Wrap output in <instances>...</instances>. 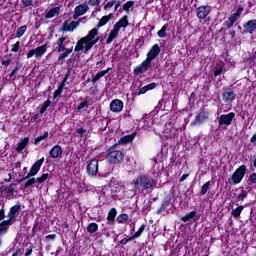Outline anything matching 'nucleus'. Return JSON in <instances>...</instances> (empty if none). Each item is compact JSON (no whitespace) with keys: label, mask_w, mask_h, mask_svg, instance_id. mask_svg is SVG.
<instances>
[{"label":"nucleus","mask_w":256,"mask_h":256,"mask_svg":"<svg viewBox=\"0 0 256 256\" xmlns=\"http://www.w3.org/2000/svg\"><path fill=\"white\" fill-rule=\"evenodd\" d=\"M97 35H99V30L97 28H93L88 32L87 36L81 38L77 42L74 51H83V49H85V53L91 51L93 46L101 41V38L97 37ZM95 37L97 38L95 39Z\"/></svg>","instance_id":"nucleus-1"},{"label":"nucleus","mask_w":256,"mask_h":256,"mask_svg":"<svg viewBox=\"0 0 256 256\" xmlns=\"http://www.w3.org/2000/svg\"><path fill=\"white\" fill-rule=\"evenodd\" d=\"M133 184L134 189L149 191V189H155L157 187V180L147 174H142L133 181Z\"/></svg>","instance_id":"nucleus-2"},{"label":"nucleus","mask_w":256,"mask_h":256,"mask_svg":"<svg viewBox=\"0 0 256 256\" xmlns=\"http://www.w3.org/2000/svg\"><path fill=\"white\" fill-rule=\"evenodd\" d=\"M125 159V154L121 150H115L111 148L106 155V160L108 163L117 165L119 163H123V160Z\"/></svg>","instance_id":"nucleus-3"},{"label":"nucleus","mask_w":256,"mask_h":256,"mask_svg":"<svg viewBox=\"0 0 256 256\" xmlns=\"http://www.w3.org/2000/svg\"><path fill=\"white\" fill-rule=\"evenodd\" d=\"M247 173V166L241 165L231 176V179L229 180L230 185H239L241 181H243V178L245 177V174Z\"/></svg>","instance_id":"nucleus-4"},{"label":"nucleus","mask_w":256,"mask_h":256,"mask_svg":"<svg viewBox=\"0 0 256 256\" xmlns=\"http://www.w3.org/2000/svg\"><path fill=\"white\" fill-rule=\"evenodd\" d=\"M44 161H45V158H41V159L37 160L32 165L30 172L25 177L20 179L18 181V183H23V181H27V179H31V177H35V175H37L39 173V171H41V166L43 165Z\"/></svg>","instance_id":"nucleus-5"},{"label":"nucleus","mask_w":256,"mask_h":256,"mask_svg":"<svg viewBox=\"0 0 256 256\" xmlns=\"http://www.w3.org/2000/svg\"><path fill=\"white\" fill-rule=\"evenodd\" d=\"M47 53V44L37 47L36 49H32L27 53V59H31V57L35 56V59H41L43 55Z\"/></svg>","instance_id":"nucleus-6"},{"label":"nucleus","mask_w":256,"mask_h":256,"mask_svg":"<svg viewBox=\"0 0 256 256\" xmlns=\"http://www.w3.org/2000/svg\"><path fill=\"white\" fill-rule=\"evenodd\" d=\"M235 119V113L230 112L228 114H222L219 117L218 126L219 127H229L233 123Z\"/></svg>","instance_id":"nucleus-7"},{"label":"nucleus","mask_w":256,"mask_h":256,"mask_svg":"<svg viewBox=\"0 0 256 256\" xmlns=\"http://www.w3.org/2000/svg\"><path fill=\"white\" fill-rule=\"evenodd\" d=\"M160 53H161V47L159 46V44H154L150 48L149 52L147 53L146 59L150 61V63H153L154 59H157Z\"/></svg>","instance_id":"nucleus-8"},{"label":"nucleus","mask_w":256,"mask_h":256,"mask_svg":"<svg viewBox=\"0 0 256 256\" xmlns=\"http://www.w3.org/2000/svg\"><path fill=\"white\" fill-rule=\"evenodd\" d=\"M152 64L151 61L148 59H145L141 64L135 67L134 73L136 75H143V73H146L147 70L151 69Z\"/></svg>","instance_id":"nucleus-9"},{"label":"nucleus","mask_w":256,"mask_h":256,"mask_svg":"<svg viewBox=\"0 0 256 256\" xmlns=\"http://www.w3.org/2000/svg\"><path fill=\"white\" fill-rule=\"evenodd\" d=\"M87 173L91 177H95L99 173V160L92 159L87 165Z\"/></svg>","instance_id":"nucleus-10"},{"label":"nucleus","mask_w":256,"mask_h":256,"mask_svg":"<svg viewBox=\"0 0 256 256\" xmlns=\"http://www.w3.org/2000/svg\"><path fill=\"white\" fill-rule=\"evenodd\" d=\"M21 211V204H16L12 206L8 212V219L15 223L19 217V212Z\"/></svg>","instance_id":"nucleus-11"},{"label":"nucleus","mask_w":256,"mask_h":256,"mask_svg":"<svg viewBox=\"0 0 256 256\" xmlns=\"http://www.w3.org/2000/svg\"><path fill=\"white\" fill-rule=\"evenodd\" d=\"M110 110L112 113H121L123 111V101L114 99L110 103Z\"/></svg>","instance_id":"nucleus-12"},{"label":"nucleus","mask_w":256,"mask_h":256,"mask_svg":"<svg viewBox=\"0 0 256 256\" xmlns=\"http://www.w3.org/2000/svg\"><path fill=\"white\" fill-rule=\"evenodd\" d=\"M210 11H211L210 6H200V7H198L197 10H196L198 19H205V17H207V15H209Z\"/></svg>","instance_id":"nucleus-13"},{"label":"nucleus","mask_w":256,"mask_h":256,"mask_svg":"<svg viewBox=\"0 0 256 256\" xmlns=\"http://www.w3.org/2000/svg\"><path fill=\"white\" fill-rule=\"evenodd\" d=\"M237 94H235V92H233V90H227L225 92H223L222 94V99L224 101V103H233L234 99H236Z\"/></svg>","instance_id":"nucleus-14"},{"label":"nucleus","mask_w":256,"mask_h":256,"mask_svg":"<svg viewBox=\"0 0 256 256\" xmlns=\"http://www.w3.org/2000/svg\"><path fill=\"white\" fill-rule=\"evenodd\" d=\"M77 27H79V21H65L62 26V31H69L70 33H72V31H75Z\"/></svg>","instance_id":"nucleus-15"},{"label":"nucleus","mask_w":256,"mask_h":256,"mask_svg":"<svg viewBox=\"0 0 256 256\" xmlns=\"http://www.w3.org/2000/svg\"><path fill=\"white\" fill-rule=\"evenodd\" d=\"M69 43H71V40L69 39V37L59 38L57 41L58 53L65 51V49H67L66 47H67V45H69Z\"/></svg>","instance_id":"nucleus-16"},{"label":"nucleus","mask_w":256,"mask_h":256,"mask_svg":"<svg viewBox=\"0 0 256 256\" xmlns=\"http://www.w3.org/2000/svg\"><path fill=\"white\" fill-rule=\"evenodd\" d=\"M49 155L51 159H58V157H61V155H63V148L59 145H55L50 149Z\"/></svg>","instance_id":"nucleus-17"},{"label":"nucleus","mask_w":256,"mask_h":256,"mask_svg":"<svg viewBox=\"0 0 256 256\" xmlns=\"http://www.w3.org/2000/svg\"><path fill=\"white\" fill-rule=\"evenodd\" d=\"M119 31H121V29L114 24L113 29L111 30L106 40L107 45H109L110 43H113L114 39H117V35H119Z\"/></svg>","instance_id":"nucleus-18"},{"label":"nucleus","mask_w":256,"mask_h":256,"mask_svg":"<svg viewBox=\"0 0 256 256\" xmlns=\"http://www.w3.org/2000/svg\"><path fill=\"white\" fill-rule=\"evenodd\" d=\"M207 119H209V112H200L195 118L194 125H201Z\"/></svg>","instance_id":"nucleus-19"},{"label":"nucleus","mask_w":256,"mask_h":256,"mask_svg":"<svg viewBox=\"0 0 256 256\" xmlns=\"http://www.w3.org/2000/svg\"><path fill=\"white\" fill-rule=\"evenodd\" d=\"M243 27H244L246 33H250V35H252L253 31H255V29H256V19L246 22L243 25Z\"/></svg>","instance_id":"nucleus-20"},{"label":"nucleus","mask_w":256,"mask_h":256,"mask_svg":"<svg viewBox=\"0 0 256 256\" xmlns=\"http://www.w3.org/2000/svg\"><path fill=\"white\" fill-rule=\"evenodd\" d=\"M200 215L197 214V212L192 211L189 214L183 216L181 218V221H183V223H187V221H191V219H193V221H197L198 219H200Z\"/></svg>","instance_id":"nucleus-21"},{"label":"nucleus","mask_w":256,"mask_h":256,"mask_svg":"<svg viewBox=\"0 0 256 256\" xmlns=\"http://www.w3.org/2000/svg\"><path fill=\"white\" fill-rule=\"evenodd\" d=\"M89 11V6L86 4H80L74 8V13H77L78 15H85Z\"/></svg>","instance_id":"nucleus-22"},{"label":"nucleus","mask_w":256,"mask_h":256,"mask_svg":"<svg viewBox=\"0 0 256 256\" xmlns=\"http://www.w3.org/2000/svg\"><path fill=\"white\" fill-rule=\"evenodd\" d=\"M155 87H157V84L155 82L150 83V84L140 88L137 95H145V93H147V91H153V89H155Z\"/></svg>","instance_id":"nucleus-23"},{"label":"nucleus","mask_w":256,"mask_h":256,"mask_svg":"<svg viewBox=\"0 0 256 256\" xmlns=\"http://www.w3.org/2000/svg\"><path fill=\"white\" fill-rule=\"evenodd\" d=\"M59 11H61L60 7L51 8L45 15L46 19H53V17H57L59 15Z\"/></svg>","instance_id":"nucleus-24"},{"label":"nucleus","mask_w":256,"mask_h":256,"mask_svg":"<svg viewBox=\"0 0 256 256\" xmlns=\"http://www.w3.org/2000/svg\"><path fill=\"white\" fill-rule=\"evenodd\" d=\"M14 222H12L9 218L7 220H4L0 223V234L1 233H7V229H9L10 225H13Z\"/></svg>","instance_id":"nucleus-25"},{"label":"nucleus","mask_w":256,"mask_h":256,"mask_svg":"<svg viewBox=\"0 0 256 256\" xmlns=\"http://www.w3.org/2000/svg\"><path fill=\"white\" fill-rule=\"evenodd\" d=\"M224 69H225V64L223 62L217 63L213 72L214 77H219V75L223 73Z\"/></svg>","instance_id":"nucleus-26"},{"label":"nucleus","mask_w":256,"mask_h":256,"mask_svg":"<svg viewBox=\"0 0 256 256\" xmlns=\"http://www.w3.org/2000/svg\"><path fill=\"white\" fill-rule=\"evenodd\" d=\"M154 161V170H153V175H156V177H159L161 173H163V166L161 164L157 163V158H153Z\"/></svg>","instance_id":"nucleus-27"},{"label":"nucleus","mask_w":256,"mask_h":256,"mask_svg":"<svg viewBox=\"0 0 256 256\" xmlns=\"http://www.w3.org/2000/svg\"><path fill=\"white\" fill-rule=\"evenodd\" d=\"M109 71H111V68H107L106 70H102L100 72H98L93 78H92V83H96L99 81V79H101V77H105L107 75V73H109Z\"/></svg>","instance_id":"nucleus-28"},{"label":"nucleus","mask_w":256,"mask_h":256,"mask_svg":"<svg viewBox=\"0 0 256 256\" xmlns=\"http://www.w3.org/2000/svg\"><path fill=\"white\" fill-rule=\"evenodd\" d=\"M111 19H113V14H111V13L107 16H103L99 20L97 27L98 28L104 27V25H107V23H109V21H111Z\"/></svg>","instance_id":"nucleus-29"},{"label":"nucleus","mask_w":256,"mask_h":256,"mask_svg":"<svg viewBox=\"0 0 256 256\" xmlns=\"http://www.w3.org/2000/svg\"><path fill=\"white\" fill-rule=\"evenodd\" d=\"M63 51L64 52L59 55L58 61H65V59H67V57L73 53V46L71 48H65Z\"/></svg>","instance_id":"nucleus-30"},{"label":"nucleus","mask_w":256,"mask_h":256,"mask_svg":"<svg viewBox=\"0 0 256 256\" xmlns=\"http://www.w3.org/2000/svg\"><path fill=\"white\" fill-rule=\"evenodd\" d=\"M116 27L118 28H125V27H129V20L127 16H123L116 24Z\"/></svg>","instance_id":"nucleus-31"},{"label":"nucleus","mask_w":256,"mask_h":256,"mask_svg":"<svg viewBox=\"0 0 256 256\" xmlns=\"http://www.w3.org/2000/svg\"><path fill=\"white\" fill-rule=\"evenodd\" d=\"M27 143H29V137H25L21 142L18 143L16 151L21 152L25 147H27Z\"/></svg>","instance_id":"nucleus-32"},{"label":"nucleus","mask_w":256,"mask_h":256,"mask_svg":"<svg viewBox=\"0 0 256 256\" xmlns=\"http://www.w3.org/2000/svg\"><path fill=\"white\" fill-rule=\"evenodd\" d=\"M241 13H243V7L238 8L236 12L229 17V19H231L234 22L239 21V17H241Z\"/></svg>","instance_id":"nucleus-33"},{"label":"nucleus","mask_w":256,"mask_h":256,"mask_svg":"<svg viewBox=\"0 0 256 256\" xmlns=\"http://www.w3.org/2000/svg\"><path fill=\"white\" fill-rule=\"evenodd\" d=\"M98 229L99 225H97L95 222H92L87 226L88 233H97Z\"/></svg>","instance_id":"nucleus-34"},{"label":"nucleus","mask_w":256,"mask_h":256,"mask_svg":"<svg viewBox=\"0 0 256 256\" xmlns=\"http://www.w3.org/2000/svg\"><path fill=\"white\" fill-rule=\"evenodd\" d=\"M117 217V209L112 208L109 212H108V216H107V221H115V218Z\"/></svg>","instance_id":"nucleus-35"},{"label":"nucleus","mask_w":256,"mask_h":256,"mask_svg":"<svg viewBox=\"0 0 256 256\" xmlns=\"http://www.w3.org/2000/svg\"><path fill=\"white\" fill-rule=\"evenodd\" d=\"M26 31H27V26L26 25H23V26L19 27L16 30V37H17V39H20V37H23V35H25Z\"/></svg>","instance_id":"nucleus-36"},{"label":"nucleus","mask_w":256,"mask_h":256,"mask_svg":"<svg viewBox=\"0 0 256 256\" xmlns=\"http://www.w3.org/2000/svg\"><path fill=\"white\" fill-rule=\"evenodd\" d=\"M47 137H49V132H44L43 135L38 136L37 138H35L34 145H39V143H41V141H45V139Z\"/></svg>","instance_id":"nucleus-37"},{"label":"nucleus","mask_w":256,"mask_h":256,"mask_svg":"<svg viewBox=\"0 0 256 256\" xmlns=\"http://www.w3.org/2000/svg\"><path fill=\"white\" fill-rule=\"evenodd\" d=\"M167 27H169V25L167 24L162 26V28L157 33L158 37H160L161 39H163V37H167Z\"/></svg>","instance_id":"nucleus-38"},{"label":"nucleus","mask_w":256,"mask_h":256,"mask_svg":"<svg viewBox=\"0 0 256 256\" xmlns=\"http://www.w3.org/2000/svg\"><path fill=\"white\" fill-rule=\"evenodd\" d=\"M133 139H135V134L124 136L120 139V141L121 143L127 144V143H131Z\"/></svg>","instance_id":"nucleus-39"},{"label":"nucleus","mask_w":256,"mask_h":256,"mask_svg":"<svg viewBox=\"0 0 256 256\" xmlns=\"http://www.w3.org/2000/svg\"><path fill=\"white\" fill-rule=\"evenodd\" d=\"M243 209H244L243 205H240L237 208L233 209L232 210L233 217H236V218L240 217L241 213L243 212Z\"/></svg>","instance_id":"nucleus-40"},{"label":"nucleus","mask_w":256,"mask_h":256,"mask_svg":"<svg viewBox=\"0 0 256 256\" xmlns=\"http://www.w3.org/2000/svg\"><path fill=\"white\" fill-rule=\"evenodd\" d=\"M143 231H145V224H142L138 229V231L132 235V239H137L141 237V235L143 234Z\"/></svg>","instance_id":"nucleus-41"},{"label":"nucleus","mask_w":256,"mask_h":256,"mask_svg":"<svg viewBox=\"0 0 256 256\" xmlns=\"http://www.w3.org/2000/svg\"><path fill=\"white\" fill-rule=\"evenodd\" d=\"M210 187H211V181L206 182V183L202 186L201 191H200V194H201V195H206V194H207V191H209Z\"/></svg>","instance_id":"nucleus-42"},{"label":"nucleus","mask_w":256,"mask_h":256,"mask_svg":"<svg viewBox=\"0 0 256 256\" xmlns=\"http://www.w3.org/2000/svg\"><path fill=\"white\" fill-rule=\"evenodd\" d=\"M37 183V178H28L26 179V183L24 184V189H28L31 185H35Z\"/></svg>","instance_id":"nucleus-43"},{"label":"nucleus","mask_w":256,"mask_h":256,"mask_svg":"<svg viewBox=\"0 0 256 256\" xmlns=\"http://www.w3.org/2000/svg\"><path fill=\"white\" fill-rule=\"evenodd\" d=\"M133 5H135V2L128 1L123 5V11H126V13H129L130 9H132Z\"/></svg>","instance_id":"nucleus-44"},{"label":"nucleus","mask_w":256,"mask_h":256,"mask_svg":"<svg viewBox=\"0 0 256 256\" xmlns=\"http://www.w3.org/2000/svg\"><path fill=\"white\" fill-rule=\"evenodd\" d=\"M116 221L118 223H125L126 221H129V215L127 214H121L117 217Z\"/></svg>","instance_id":"nucleus-45"},{"label":"nucleus","mask_w":256,"mask_h":256,"mask_svg":"<svg viewBox=\"0 0 256 256\" xmlns=\"http://www.w3.org/2000/svg\"><path fill=\"white\" fill-rule=\"evenodd\" d=\"M47 179H49V174L44 173L41 175V177L36 178V183H45Z\"/></svg>","instance_id":"nucleus-46"},{"label":"nucleus","mask_w":256,"mask_h":256,"mask_svg":"<svg viewBox=\"0 0 256 256\" xmlns=\"http://www.w3.org/2000/svg\"><path fill=\"white\" fill-rule=\"evenodd\" d=\"M82 109H89V101L88 100H85L78 105V111H82Z\"/></svg>","instance_id":"nucleus-47"},{"label":"nucleus","mask_w":256,"mask_h":256,"mask_svg":"<svg viewBox=\"0 0 256 256\" xmlns=\"http://www.w3.org/2000/svg\"><path fill=\"white\" fill-rule=\"evenodd\" d=\"M247 197V191L242 190L240 194L237 195L236 201H243Z\"/></svg>","instance_id":"nucleus-48"},{"label":"nucleus","mask_w":256,"mask_h":256,"mask_svg":"<svg viewBox=\"0 0 256 256\" xmlns=\"http://www.w3.org/2000/svg\"><path fill=\"white\" fill-rule=\"evenodd\" d=\"M21 67H23V64L18 62L13 71L10 73L9 77H13V75H15L19 71V69H21Z\"/></svg>","instance_id":"nucleus-49"},{"label":"nucleus","mask_w":256,"mask_h":256,"mask_svg":"<svg viewBox=\"0 0 256 256\" xmlns=\"http://www.w3.org/2000/svg\"><path fill=\"white\" fill-rule=\"evenodd\" d=\"M70 76H71V71L68 70L67 73L64 76V79H63L62 83L60 84V87L65 88V83H67V80L69 79Z\"/></svg>","instance_id":"nucleus-50"},{"label":"nucleus","mask_w":256,"mask_h":256,"mask_svg":"<svg viewBox=\"0 0 256 256\" xmlns=\"http://www.w3.org/2000/svg\"><path fill=\"white\" fill-rule=\"evenodd\" d=\"M6 193H8V195H13V193H15V184H10L6 188Z\"/></svg>","instance_id":"nucleus-51"},{"label":"nucleus","mask_w":256,"mask_h":256,"mask_svg":"<svg viewBox=\"0 0 256 256\" xmlns=\"http://www.w3.org/2000/svg\"><path fill=\"white\" fill-rule=\"evenodd\" d=\"M63 87L62 86H58V89L54 92V99H57V97H59L61 95V93H63Z\"/></svg>","instance_id":"nucleus-52"},{"label":"nucleus","mask_w":256,"mask_h":256,"mask_svg":"<svg viewBox=\"0 0 256 256\" xmlns=\"http://www.w3.org/2000/svg\"><path fill=\"white\" fill-rule=\"evenodd\" d=\"M20 45H21V43H20L19 41L16 42L15 44L12 45L11 51H12L13 53H17V51H19Z\"/></svg>","instance_id":"nucleus-53"},{"label":"nucleus","mask_w":256,"mask_h":256,"mask_svg":"<svg viewBox=\"0 0 256 256\" xmlns=\"http://www.w3.org/2000/svg\"><path fill=\"white\" fill-rule=\"evenodd\" d=\"M5 219V205L2 204V207L0 209V221H3Z\"/></svg>","instance_id":"nucleus-54"},{"label":"nucleus","mask_w":256,"mask_h":256,"mask_svg":"<svg viewBox=\"0 0 256 256\" xmlns=\"http://www.w3.org/2000/svg\"><path fill=\"white\" fill-rule=\"evenodd\" d=\"M23 7H31L33 0H22Z\"/></svg>","instance_id":"nucleus-55"},{"label":"nucleus","mask_w":256,"mask_h":256,"mask_svg":"<svg viewBox=\"0 0 256 256\" xmlns=\"http://www.w3.org/2000/svg\"><path fill=\"white\" fill-rule=\"evenodd\" d=\"M115 3H117V1L113 0L111 2H108L105 6L104 9L105 11H107V9H111L113 7V5H115Z\"/></svg>","instance_id":"nucleus-56"},{"label":"nucleus","mask_w":256,"mask_h":256,"mask_svg":"<svg viewBox=\"0 0 256 256\" xmlns=\"http://www.w3.org/2000/svg\"><path fill=\"white\" fill-rule=\"evenodd\" d=\"M99 3H101L100 0H89L88 1V5H90L91 7H95L96 5H99Z\"/></svg>","instance_id":"nucleus-57"},{"label":"nucleus","mask_w":256,"mask_h":256,"mask_svg":"<svg viewBox=\"0 0 256 256\" xmlns=\"http://www.w3.org/2000/svg\"><path fill=\"white\" fill-rule=\"evenodd\" d=\"M133 236H131L130 238H123L121 241H120V244L121 245H127V243H129V241H133Z\"/></svg>","instance_id":"nucleus-58"},{"label":"nucleus","mask_w":256,"mask_h":256,"mask_svg":"<svg viewBox=\"0 0 256 256\" xmlns=\"http://www.w3.org/2000/svg\"><path fill=\"white\" fill-rule=\"evenodd\" d=\"M249 181H250V183L256 184V173H252L249 176Z\"/></svg>","instance_id":"nucleus-59"},{"label":"nucleus","mask_w":256,"mask_h":256,"mask_svg":"<svg viewBox=\"0 0 256 256\" xmlns=\"http://www.w3.org/2000/svg\"><path fill=\"white\" fill-rule=\"evenodd\" d=\"M77 133L79 136L83 137L85 133H87V130H85L84 128H78Z\"/></svg>","instance_id":"nucleus-60"},{"label":"nucleus","mask_w":256,"mask_h":256,"mask_svg":"<svg viewBox=\"0 0 256 256\" xmlns=\"http://www.w3.org/2000/svg\"><path fill=\"white\" fill-rule=\"evenodd\" d=\"M232 25H235V22H234V20L229 19V20L226 22L227 28H228V29H231Z\"/></svg>","instance_id":"nucleus-61"},{"label":"nucleus","mask_w":256,"mask_h":256,"mask_svg":"<svg viewBox=\"0 0 256 256\" xmlns=\"http://www.w3.org/2000/svg\"><path fill=\"white\" fill-rule=\"evenodd\" d=\"M121 0L115 2L114 11H117L121 7Z\"/></svg>","instance_id":"nucleus-62"},{"label":"nucleus","mask_w":256,"mask_h":256,"mask_svg":"<svg viewBox=\"0 0 256 256\" xmlns=\"http://www.w3.org/2000/svg\"><path fill=\"white\" fill-rule=\"evenodd\" d=\"M2 65H5V67H9V65H11V59L3 60Z\"/></svg>","instance_id":"nucleus-63"},{"label":"nucleus","mask_w":256,"mask_h":256,"mask_svg":"<svg viewBox=\"0 0 256 256\" xmlns=\"http://www.w3.org/2000/svg\"><path fill=\"white\" fill-rule=\"evenodd\" d=\"M50 105H51V100L48 99V100H46V101L44 102L43 107H45L46 109H48Z\"/></svg>","instance_id":"nucleus-64"}]
</instances>
